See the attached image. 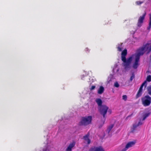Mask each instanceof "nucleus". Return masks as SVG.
Segmentation results:
<instances>
[{
	"label": "nucleus",
	"instance_id": "32",
	"mask_svg": "<svg viewBox=\"0 0 151 151\" xmlns=\"http://www.w3.org/2000/svg\"><path fill=\"white\" fill-rule=\"evenodd\" d=\"M46 151V150H44V151Z\"/></svg>",
	"mask_w": 151,
	"mask_h": 151
},
{
	"label": "nucleus",
	"instance_id": "3",
	"mask_svg": "<svg viewBox=\"0 0 151 151\" xmlns=\"http://www.w3.org/2000/svg\"><path fill=\"white\" fill-rule=\"evenodd\" d=\"M92 120V117L91 116L82 117L79 124L81 126H86L91 124Z\"/></svg>",
	"mask_w": 151,
	"mask_h": 151
},
{
	"label": "nucleus",
	"instance_id": "8",
	"mask_svg": "<svg viewBox=\"0 0 151 151\" xmlns=\"http://www.w3.org/2000/svg\"><path fill=\"white\" fill-rule=\"evenodd\" d=\"M90 151H105L104 149L101 146L94 147L91 149Z\"/></svg>",
	"mask_w": 151,
	"mask_h": 151
},
{
	"label": "nucleus",
	"instance_id": "11",
	"mask_svg": "<svg viewBox=\"0 0 151 151\" xmlns=\"http://www.w3.org/2000/svg\"><path fill=\"white\" fill-rule=\"evenodd\" d=\"M89 133H88L85 136H84L83 137V138L84 139L85 141H86L87 142V144H89L90 143V139L89 138Z\"/></svg>",
	"mask_w": 151,
	"mask_h": 151
},
{
	"label": "nucleus",
	"instance_id": "23",
	"mask_svg": "<svg viewBox=\"0 0 151 151\" xmlns=\"http://www.w3.org/2000/svg\"><path fill=\"white\" fill-rule=\"evenodd\" d=\"M127 99V96L126 95H124L122 96V99L124 101H126Z\"/></svg>",
	"mask_w": 151,
	"mask_h": 151
},
{
	"label": "nucleus",
	"instance_id": "14",
	"mask_svg": "<svg viewBox=\"0 0 151 151\" xmlns=\"http://www.w3.org/2000/svg\"><path fill=\"white\" fill-rule=\"evenodd\" d=\"M104 87L101 86L99 88V89L98 91V93L99 94H101L103 93L104 91Z\"/></svg>",
	"mask_w": 151,
	"mask_h": 151
},
{
	"label": "nucleus",
	"instance_id": "29",
	"mask_svg": "<svg viewBox=\"0 0 151 151\" xmlns=\"http://www.w3.org/2000/svg\"><path fill=\"white\" fill-rule=\"evenodd\" d=\"M107 111L109 114H111V109L108 110Z\"/></svg>",
	"mask_w": 151,
	"mask_h": 151
},
{
	"label": "nucleus",
	"instance_id": "31",
	"mask_svg": "<svg viewBox=\"0 0 151 151\" xmlns=\"http://www.w3.org/2000/svg\"><path fill=\"white\" fill-rule=\"evenodd\" d=\"M132 115H133V114H132L131 115H129V116H128L127 117V118L128 117H129V116H132Z\"/></svg>",
	"mask_w": 151,
	"mask_h": 151
},
{
	"label": "nucleus",
	"instance_id": "2",
	"mask_svg": "<svg viewBox=\"0 0 151 151\" xmlns=\"http://www.w3.org/2000/svg\"><path fill=\"white\" fill-rule=\"evenodd\" d=\"M146 51H148V53L151 51V45L150 47L149 44L148 43L143 45L141 47L137 50V53L135 56V57L140 59V56L143 55Z\"/></svg>",
	"mask_w": 151,
	"mask_h": 151
},
{
	"label": "nucleus",
	"instance_id": "15",
	"mask_svg": "<svg viewBox=\"0 0 151 151\" xmlns=\"http://www.w3.org/2000/svg\"><path fill=\"white\" fill-rule=\"evenodd\" d=\"M150 17V21L149 24V26L147 27V29L150 31L151 27V14H149Z\"/></svg>",
	"mask_w": 151,
	"mask_h": 151
},
{
	"label": "nucleus",
	"instance_id": "17",
	"mask_svg": "<svg viewBox=\"0 0 151 151\" xmlns=\"http://www.w3.org/2000/svg\"><path fill=\"white\" fill-rule=\"evenodd\" d=\"M150 114V113H147L143 115V118L142 119V120H144L147 117H148Z\"/></svg>",
	"mask_w": 151,
	"mask_h": 151
},
{
	"label": "nucleus",
	"instance_id": "30",
	"mask_svg": "<svg viewBox=\"0 0 151 151\" xmlns=\"http://www.w3.org/2000/svg\"><path fill=\"white\" fill-rule=\"evenodd\" d=\"M85 50L86 51H89V49L88 48H86Z\"/></svg>",
	"mask_w": 151,
	"mask_h": 151
},
{
	"label": "nucleus",
	"instance_id": "9",
	"mask_svg": "<svg viewBox=\"0 0 151 151\" xmlns=\"http://www.w3.org/2000/svg\"><path fill=\"white\" fill-rule=\"evenodd\" d=\"M139 58L135 57V62L133 65V67L134 69H137L138 67L139 64Z\"/></svg>",
	"mask_w": 151,
	"mask_h": 151
},
{
	"label": "nucleus",
	"instance_id": "13",
	"mask_svg": "<svg viewBox=\"0 0 151 151\" xmlns=\"http://www.w3.org/2000/svg\"><path fill=\"white\" fill-rule=\"evenodd\" d=\"M138 127L136 124H133L132 127H131V132L132 133H134L136 130L137 128Z\"/></svg>",
	"mask_w": 151,
	"mask_h": 151
},
{
	"label": "nucleus",
	"instance_id": "20",
	"mask_svg": "<svg viewBox=\"0 0 151 151\" xmlns=\"http://www.w3.org/2000/svg\"><path fill=\"white\" fill-rule=\"evenodd\" d=\"M135 78V75L134 74V72H133L132 73V75L130 77V82L132 81L133 79H134Z\"/></svg>",
	"mask_w": 151,
	"mask_h": 151
},
{
	"label": "nucleus",
	"instance_id": "18",
	"mask_svg": "<svg viewBox=\"0 0 151 151\" xmlns=\"http://www.w3.org/2000/svg\"><path fill=\"white\" fill-rule=\"evenodd\" d=\"M147 89L148 94L151 96V85L148 86Z\"/></svg>",
	"mask_w": 151,
	"mask_h": 151
},
{
	"label": "nucleus",
	"instance_id": "28",
	"mask_svg": "<svg viewBox=\"0 0 151 151\" xmlns=\"http://www.w3.org/2000/svg\"><path fill=\"white\" fill-rule=\"evenodd\" d=\"M95 88V86H91V88H90V90H93Z\"/></svg>",
	"mask_w": 151,
	"mask_h": 151
},
{
	"label": "nucleus",
	"instance_id": "5",
	"mask_svg": "<svg viewBox=\"0 0 151 151\" xmlns=\"http://www.w3.org/2000/svg\"><path fill=\"white\" fill-rule=\"evenodd\" d=\"M147 85V82L146 81H145L141 85L139 91L137 93L136 96L138 98L142 94V88L144 86H145L146 87Z\"/></svg>",
	"mask_w": 151,
	"mask_h": 151
},
{
	"label": "nucleus",
	"instance_id": "7",
	"mask_svg": "<svg viewBox=\"0 0 151 151\" xmlns=\"http://www.w3.org/2000/svg\"><path fill=\"white\" fill-rule=\"evenodd\" d=\"M132 60V57H130L128 58L127 60H126V62L124 64V67L125 69L129 68V66L131 63V62Z\"/></svg>",
	"mask_w": 151,
	"mask_h": 151
},
{
	"label": "nucleus",
	"instance_id": "21",
	"mask_svg": "<svg viewBox=\"0 0 151 151\" xmlns=\"http://www.w3.org/2000/svg\"><path fill=\"white\" fill-rule=\"evenodd\" d=\"M121 59H122V60L125 63V62H126V56L122 55Z\"/></svg>",
	"mask_w": 151,
	"mask_h": 151
},
{
	"label": "nucleus",
	"instance_id": "22",
	"mask_svg": "<svg viewBox=\"0 0 151 151\" xmlns=\"http://www.w3.org/2000/svg\"><path fill=\"white\" fill-rule=\"evenodd\" d=\"M146 81H147L148 82H150L151 81V76L149 75L147 76V78H146Z\"/></svg>",
	"mask_w": 151,
	"mask_h": 151
},
{
	"label": "nucleus",
	"instance_id": "1",
	"mask_svg": "<svg viewBox=\"0 0 151 151\" xmlns=\"http://www.w3.org/2000/svg\"><path fill=\"white\" fill-rule=\"evenodd\" d=\"M95 101L98 106H99V110L100 114L104 117H105V115H106L107 110L109 109L108 107L106 105H102V102L100 99H97Z\"/></svg>",
	"mask_w": 151,
	"mask_h": 151
},
{
	"label": "nucleus",
	"instance_id": "19",
	"mask_svg": "<svg viewBox=\"0 0 151 151\" xmlns=\"http://www.w3.org/2000/svg\"><path fill=\"white\" fill-rule=\"evenodd\" d=\"M127 54V50L126 49L124 50L122 52L121 55L126 56Z\"/></svg>",
	"mask_w": 151,
	"mask_h": 151
},
{
	"label": "nucleus",
	"instance_id": "10",
	"mask_svg": "<svg viewBox=\"0 0 151 151\" xmlns=\"http://www.w3.org/2000/svg\"><path fill=\"white\" fill-rule=\"evenodd\" d=\"M75 142H73L69 144V145L65 150V151H72V148L75 146Z\"/></svg>",
	"mask_w": 151,
	"mask_h": 151
},
{
	"label": "nucleus",
	"instance_id": "16",
	"mask_svg": "<svg viewBox=\"0 0 151 151\" xmlns=\"http://www.w3.org/2000/svg\"><path fill=\"white\" fill-rule=\"evenodd\" d=\"M114 126V124H111V125H110L109 126L107 129V132L108 134H109L112 129L113 128Z\"/></svg>",
	"mask_w": 151,
	"mask_h": 151
},
{
	"label": "nucleus",
	"instance_id": "12",
	"mask_svg": "<svg viewBox=\"0 0 151 151\" xmlns=\"http://www.w3.org/2000/svg\"><path fill=\"white\" fill-rule=\"evenodd\" d=\"M103 119H101V123L99 126V128H101L102 127L103 124H104L106 117V115H105V117H104L103 116Z\"/></svg>",
	"mask_w": 151,
	"mask_h": 151
},
{
	"label": "nucleus",
	"instance_id": "4",
	"mask_svg": "<svg viewBox=\"0 0 151 151\" xmlns=\"http://www.w3.org/2000/svg\"><path fill=\"white\" fill-rule=\"evenodd\" d=\"M142 102L144 106H149L151 103V97L148 95H146L142 99Z\"/></svg>",
	"mask_w": 151,
	"mask_h": 151
},
{
	"label": "nucleus",
	"instance_id": "27",
	"mask_svg": "<svg viewBox=\"0 0 151 151\" xmlns=\"http://www.w3.org/2000/svg\"><path fill=\"white\" fill-rule=\"evenodd\" d=\"M117 50L119 52H121L122 50V47H120L119 46H118L117 47Z\"/></svg>",
	"mask_w": 151,
	"mask_h": 151
},
{
	"label": "nucleus",
	"instance_id": "25",
	"mask_svg": "<svg viewBox=\"0 0 151 151\" xmlns=\"http://www.w3.org/2000/svg\"><path fill=\"white\" fill-rule=\"evenodd\" d=\"M114 86L115 87H117V88L119 87V85L118 83L117 82H116L114 84Z\"/></svg>",
	"mask_w": 151,
	"mask_h": 151
},
{
	"label": "nucleus",
	"instance_id": "6",
	"mask_svg": "<svg viewBox=\"0 0 151 151\" xmlns=\"http://www.w3.org/2000/svg\"><path fill=\"white\" fill-rule=\"evenodd\" d=\"M146 13L145 12L142 16H140L138 19L137 23V26L139 27H140L142 26V24L143 23V20L145 19Z\"/></svg>",
	"mask_w": 151,
	"mask_h": 151
},
{
	"label": "nucleus",
	"instance_id": "24",
	"mask_svg": "<svg viewBox=\"0 0 151 151\" xmlns=\"http://www.w3.org/2000/svg\"><path fill=\"white\" fill-rule=\"evenodd\" d=\"M143 1H137L136 2V4L137 5H140L143 3Z\"/></svg>",
	"mask_w": 151,
	"mask_h": 151
},
{
	"label": "nucleus",
	"instance_id": "26",
	"mask_svg": "<svg viewBox=\"0 0 151 151\" xmlns=\"http://www.w3.org/2000/svg\"><path fill=\"white\" fill-rule=\"evenodd\" d=\"M136 124L138 127L139 126L142 125V123L141 121V120H140V121L137 124Z\"/></svg>",
	"mask_w": 151,
	"mask_h": 151
}]
</instances>
